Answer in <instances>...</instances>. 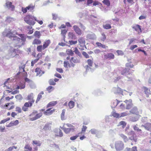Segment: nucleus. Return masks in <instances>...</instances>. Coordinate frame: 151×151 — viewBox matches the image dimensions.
<instances>
[{"label": "nucleus", "mask_w": 151, "mask_h": 151, "mask_svg": "<svg viewBox=\"0 0 151 151\" xmlns=\"http://www.w3.org/2000/svg\"><path fill=\"white\" fill-rule=\"evenodd\" d=\"M13 32L11 31L9 29H6L2 33L3 36L8 37L9 38H13V41L16 45L15 46H18L19 47L23 45L26 40V37L24 36V35L20 34L19 35L21 38L18 37L16 36H13Z\"/></svg>", "instance_id": "1"}, {"label": "nucleus", "mask_w": 151, "mask_h": 151, "mask_svg": "<svg viewBox=\"0 0 151 151\" xmlns=\"http://www.w3.org/2000/svg\"><path fill=\"white\" fill-rule=\"evenodd\" d=\"M35 19V17L31 15L26 16L24 18L25 22L30 25H33L35 24L33 20Z\"/></svg>", "instance_id": "2"}, {"label": "nucleus", "mask_w": 151, "mask_h": 151, "mask_svg": "<svg viewBox=\"0 0 151 151\" xmlns=\"http://www.w3.org/2000/svg\"><path fill=\"white\" fill-rule=\"evenodd\" d=\"M115 148L116 151L122 150L124 148V144L122 141H118L115 142Z\"/></svg>", "instance_id": "3"}, {"label": "nucleus", "mask_w": 151, "mask_h": 151, "mask_svg": "<svg viewBox=\"0 0 151 151\" xmlns=\"http://www.w3.org/2000/svg\"><path fill=\"white\" fill-rule=\"evenodd\" d=\"M126 133L130 137H129V139L130 140L134 141L135 142H137V137L136 136L135 132L132 130L126 132Z\"/></svg>", "instance_id": "4"}, {"label": "nucleus", "mask_w": 151, "mask_h": 151, "mask_svg": "<svg viewBox=\"0 0 151 151\" xmlns=\"http://www.w3.org/2000/svg\"><path fill=\"white\" fill-rule=\"evenodd\" d=\"M89 132L92 134H95L96 136L98 138H100L102 137L101 132L96 129H91Z\"/></svg>", "instance_id": "5"}, {"label": "nucleus", "mask_w": 151, "mask_h": 151, "mask_svg": "<svg viewBox=\"0 0 151 151\" xmlns=\"http://www.w3.org/2000/svg\"><path fill=\"white\" fill-rule=\"evenodd\" d=\"M72 128H66L65 127H61L60 128L63 130L64 132L66 134H69L70 132H73L75 131V128L74 126H72Z\"/></svg>", "instance_id": "6"}, {"label": "nucleus", "mask_w": 151, "mask_h": 151, "mask_svg": "<svg viewBox=\"0 0 151 151\" xmlns=\"http://www.w3.org/2000/svg\"><path fill=\"white\" fill-rule=\"evenodd\" d=\"M87 63L89 66L88 65H87L86 71L87 72L90 70L91 72H93L94 69L92 68H91V67H92V64L93 63V62L91 59H89L87 60Z\"/></svg>", "instance_id": "7"}, {"label": "nucleus", "mask_w": 151, "mask_h": 151, "mask_svg": "<svg viewBox=\"0 0 151 151\" xmlns=\"http://www.w3.org/2000/svg\"><path fill=\"white\" fill-rule=\"evenodd\" d=\"M12 4V2L7 1L6 3L4 5V6L5 7H6L9 9H11V10L13 11L14 9V7Z\"/></svg>", "instance_id": "8"}, {"label": "nucleus", "mask_w": 151, "mask_h": 151, "mask_svg": "<svg viewBox=\"0 0 151 151\" xmlns=\"http://www.w3.org/2000/svg\"><path fill=\"white\" fill-rule=\"evenodd\" d=\"M112 90L115 94L120 93L123 94V91L119 87H114L112 88Z\"/></svg>", "instance_id": "9"}, {"label": "nucleus", "mask_w": 151, "mask_h": 151, "mask_svg": "<svg viewBox=\"0 0 151 151\" xmlns=\"http://www.w3.org/2000/svg\"><path fill=\"white\" fill-rule=\"evenodd\" d=\"M73 27L74 31L77 34L79 35H81L82 30L78 26L75 25Z\"/></svg>", "instance_id": "10"}, {"label": "nucleus", "mask_w": 151, "mask_h": 151, "mask_svg": "<svg viewBox=\"0 0 151 151\" xmlns=\"http://www.w3.org/2000/svg\"><path fill=\"white\" fill-rule=\"evenodd\" d=\"M142 88L145 94H146V97H148L149 95L151 94V91L150 89L145 86H143Z\"/></svg>", "instance_id": "11"}, {"label": "nucleus", "mask_w": 151, "mask_h": 151, "mask_svg": "<svg viewBox=\"0 0 151 151\" xmlns=\"http://www.w3.org/2000/svg\"><path fill=\"white\" fill-rule=\"evenodd\" d=\"M132 101L131 99H129V100H125L124 101L127 104L126 109H130L132 106Z\"/></svg>", "instance_id": "12"}, {"label": "nucleus", "mask_w": 151, "mask_h": 151, "mask_svg": "<svg viewBox=\"0 0 151 151\" xmlns=\"http://www.w3.org/2000/svg\"><path fill=\"white\" fill-rule=\"evenodd\" d=\"M111 20H109L106 21V22L107 23L103 25V27L105 29H109L111 28V26L110 24L111 23Z\"/></svg>", "instance_id": "13"}, {"label": "nucleus", "mask_w": 151, "mask_h": 151, "mask_svg": "<svg viewBox=\"0 0 151 151\" xmlns=\"http://www.w3.org/2000/svg\"><path fill=\"white\" fill-rule=\"evenodd\" d=\"M104 57L106 59L108 58L113 59L114 58V55L111 53H109L104 55Z\"/></svg>", "instance_id": "14"}, {"label": "nucleus", "mask_w": 151, "mask_h": 151, "mask_svg": "<svg viewBox=\"0 0 151 151\" xmlns=\"http://www.w3.org/2000/svg\"><path fill=\"white\" fill-rule=\"evenodd\" d=\"M86 37L88 39L91 40H94L96 38V35L93 32H91L88 34L87 35Z\"/></svg>", "instance_id": "15"}, {"label": "nucleus", "mask_w": 151, "mask_h": 151, "mask_svg": "<svg viewBox=\"0 0 151 151\" xmlns=\"http://www.w3.org/2000/svg\"><path fill=\"white\" fill-rule=\"evenodd\" d=\"M130 112L132 114L138 115L139 114V111L138 109L136 107H134L130 111Z\"/></svg>", "instance_id": "16"}, {"label": "nucleus", "mask_w": 151, "mask_h": 151, "mask_svg": "<svg viewBox=\"0 0 151 151\" xmlns=\"http://www.w3.org/2000/svg\"><path fill=\"white\" fill-rule=\"evenodd\" d=\"M141 126L144 127L145 129L147 130H151V123H147L145 125H142Z\"/></svg>", "instance_id": "17"}, {"label": "nucleus", "mask_w": 151, "mask_h": 151, "mask_svg": "<svg viewBox=\"0 0 151 151\" xmlns=\"http://www.w3.org/2000/svg\"><path fill=\"white\" fill-rule=\"evenodd\" d=\"M51 108H49L46 111L44 112V114L46 115H50L52 114L53 112L54 111V110H51Z\"/></svg>", "instance_id": "18"}, {"label": "nucleus", "mask_w": 151, "mask_h": 151, "mask_svg": "<svg viewBox=\"0 0 151 151\" xmlns=\"http://www.w3.org/2000/svg\"><path fill=\"white\" fill-rule=\"evenodd\" d=\"M139 116L138 115L134 116H133L131 117L130 119V120L132 122H135L137 121L139 118Z\"/></svg>", "instance_id": "19"}, {"label": "nucleus", "mask_w": 151, "mask_h": 151, "mask_svg": "<svg viewBox=\"0 0 151 151\" xmlns=\"http://www.w3.org/2000/svg\"><path fill=\"white\" fill-rule=\"evenodd\" d=\"M34 102L35 100H32V101H29L27 102H26L24 104V105L25 106H26L27 108L28 107H30L32 106L33 103H34Z\"/></svg>", "instance_id": "20"}, {"label": "nucleus", "mask_w": 151, "mask_h": 151, "mask_svg": "<svg viewBox=\"0 0 151 151\" xmlns=\"http://www.w3.org/2000/svg\"><path fill=\"white\" fill-rule=\"evenodd\" d=\"M41 56V55L39 53H38L37 55V57L38 58L37 59H35L34 61H32L31 62V65L32 66H33L34 65V64L37 62V61L39 60L40 59V58Z\"/></svg>", "instance_id": "21"}, {"label": "nucleus", "mask_w": 151, "mask_h": 151, "mask_svg": "<svg viewBox=\"0 0 151 151\" xmlns=\"http://www.w3.org/2000/svg\"><path fill=\"white\" fill-rule=\"evenodd\" d=\"M50 41L49 40H46L43 45V50L45 49L49 45L50 43Z\"/></svg>", "instance_id": "22"}, {"label": "nucleus", "mask_w": 151, "mask_h": 151, "mask_svg": "<svg viewBox=\"0 0 151 151\" xmlns=\"http://www.w3.org/2000/svg\"><path fill=\"white\" fill-rule=\"evenodd\" d=\"M51 123H47L43 128V129L46 131L51 129Z\"/></svg>", "instance_id": "23"}, {"label": "nucleus", "mask_w": 151, "mask_h": 151, "mask_svg": "<svg viewBox=\"0 0 151 151\" xmlns=\"http://www.w3.org/2000/svg\"><path fill=\"white\" fill-rule=\"evenodd\" d=\"M118 103L119 102H118L117 100L116 99V100H113L112 101L111 104V106L112 108L115 107Z\"/></svg>", "instance_id": "24"}, {"label": "nucleus", "mask_w": 151, "mask_h": 151, "mask_svg": "<svg viewBox=\"0 0 151 151\" xmlns=\"http://www.w3.org/2000/svg\"><path fill=\"white\" fill-rule=\"evenodd\" d=\"M54 132L55 133H58V136L62 137L63 136V133L62 132V130L60 129H55L54 130Z\"/></svg>", "instance_id": "25"}, {"label": "nucleus", "mask_w": 151, "mask_h": 151, "mask_svg": "<svg viewBox=\"0 0 151 151\" xmlns=\"http://www.w3.org/2000/svg\"><path fill=\"white\" fill-rule=\"evenodd\" d=\"M42 113H40L39 114H37L35 117L31 118V120L32 121L35 120L40 117L42 116Z\"/></svg>", "instance_id": "26"}, {"label": "nucleus", "mask_w": 151, "mask_h": 151, "mask_svg": "<svg viewBox=\"0 0 151 151\" xmlns=\"http://www.w3.org/2000/svg\"><path fill=\"white\" fill-rule=\"evenodd\" d=\"M57 103V101H52L50 102L47 105V108L55 106Z\"/></svg>", "instance_id": "27"}, {"label": "nucleus", "mask_w": 151, "mask_h": 151, "mask_svg": "<svg viewBox=\"0 0 151 151\" xmlns=\"http://www.w3.org/2000/svg\"><path fill=\"white\" fill-rule=\"evenodd\" d=\"M18 51V50L17 49L14 48H13L11 50V52L12 54L14 53V54H11V55L10 57L12 58L14 57L16 55V53H17V52Z\"/></svg>", "instance_id": "28"}, {"label": "nucleus", "mask_w": 151, "mask_h": 151, "mask_svg": "<svg viewBox=\"0 0 151 151\" xmlns=\"http://www.w3.org/2000/svg\"><path fill=\"white\" fill-rule=\"evenodd\" d=\"M78 41L80 44L83 45L85 44V40L84 38L82 37L79 38Z\"/></svg>", "instance_id": "29"}, {"label": "nucleus", "mask_w": 151, "mask_h": 151, "mask_svg": "<svg viewBox=\"0 0 151 151\" xmlns=\"http://www.w3.org/2000/svg\"><path fill=\"white\" fill-rule=\"evenodd\" d=\"M130 69L128 68H125L122 70L121 72V74L122 75L126 74L127 73H128L129 70Z\"/></svg>", "instance_id": "30"}, {"label": "nucleus", "mask_w": 151, "mask_h": 151, "mask_svg": "<svg viewBox=\"0 0 151 151\" xmlns=\"http://www.w3.org/2000/svg\"><path fill=\"white\" fill-rule=\"evenodd\" d=\"M96 44L99 47H101L102 48H105L106 49V48L108 47L105 46L104 45H103L101 44V43L97 42L96 43Z\"/></svg>", "instance_id": "31"}, {"label": "nucleus", "mask_w": 151, "mask_h": 151, "mask_svg": "<svg viewBox=\"0 0 151 151\" xmlns=\"http://www.w3.org/2000/svg\"><path fill=\"white\" fill-rule=\"evenodd\" d=\"M137 124L135 125H134L133 127V128L135 131H137V132H140V133H142V130L141 129H139V127L137 126Z\"/></svg>", "instance_id": "32"}, {"label": "nucleus", "mask_w": 151, "mask_h": 151, "mask_svg": "<svg viewBox=\"0 0 151 151\" xmlns=\"http://www.w3.org/2000/svg\"><path fill=\"white\" fill-rule=\"evenodd\" d=\"M120 137L123 139L124 142H127L128 140L127 137L123 134H120Z\"/></svg>", "instance_id": "33"}, {"label": "nucleus", "mask_w": 151, "mask_h": 151, "mask_svg": "<svg viewBox=\"0 0 151 151\" xmlns=\"http://www.w3.org/2000/svg\"><path fill=\"white\" fill-rule=\"evenodd\" d=\"M41 43V41L38 39H35L33 40L32 44H40Z\"/></svg>", "instance_id": "34"}, {"label": "nucleus", "mask_w": 151, "mask_h": 151, "mask_svg": "<svg viewBox=\"0 0 151 151\" xmlns=\"http://www.w3.org/2000/svg\"><path fill=\"white\" fill-rule=\"evenodd\" d=\"M27 7L28 10L31 11L34 9L35 6V5H33L32 4H31Z\"/></svg>", "instance_id": "35"}, {"label": "nucleus", "mask_w": 151, "mask_h": 151, "mask_svg": "<svg viewBox=\"0 0 151 151\" xmlns=\"http://www.w3.org/2000/svg\"><path fill=\"white\" fill-rule=\"evenodd\" d=\"M27 99L28 100H30V101H32V100H34L33 99V93H31L28 95L27 96Z\"/></svg>", "instance_id": "36"}, {"label": "nucleus", "mask_w": 151, "mask_h": 151, "mask_svg": "<svg viewBox=\"0 0 151 151\" xmlns=\"http://www.w3.org/2000/svg\"><path fill=\"white\" fill-rule=\"evenodd\" d=\"M68 106L70 109L73 108L74 106V102L72 101H70L68 103Z\"/></svg>", "instance_id": "37"}, {"label": "nucleus", "mask_w": 151, "mask_h": 151, "mask_svg": "<svg viewBox=\"0 0 151 151\" xmlns=\"http://www.w3.org/2000/svg\"><path fill=\"white\" fill-rule=\"evenodd\" d=\"M34 35L35 37L39 38L41 36V34L40 32L36 31L35 32Z\"/></svg>", "instance_id": "38"}, {"label": "nucleus", "mask_w": 151, "mask_h": 151, "mask_svg": "<svg viewBox=\"0 0 151 151\" xmlns=\"http://www.w3.org/2000/svg\"><path fill=\"white\" fill-rule=\"evenodd\" d=\"M32 144L33 145H36L38 146H40L41 145L40 142L37 141H33Z\"/></svg>", "instance_id": "39"}, {"label": "nucleus", "mask_w": 151, "mask_h": 151, "mask_svg": "<svg viewBox=\"0 0 151 151\" xmlns=\"http://www.w3.org/2000/svg\"><path fill=\"white\" fill-rule=\"evenodd\" d=\"M67 32V31L66 29H63L61 30V34L62 35L63 37L64 42H65V35Z\"/></svg>", "instance_id": "40"}, {"label": "nucleus", "mask_w": 151, "mask_h": 151, "mask_svg": "<svg viewBox=\"0 0 151 151\" xmlns=\"http://www.w3.org/2000/svg\"><path fill=\"white\" fill-rule=\"evenodd\" d=\"M126 125V124L124 121H122L120 122L119 123V125H118V126H122V127L124 128L125 126Z\"/></svg>", "instance_id": "41"}, {"label": "nucleus", "mask_w": 151, "mask_h": 151, "mask_svg": "<svg viewBox=\"0 0 151 151\" xmlns=\"http://www.w3.org/2000/svg\"><path fill=\"white\" fill-rule=\"evenodd\" d=\"M65 112V110L64 109L62 111V112L61 114V118L62 120H65L64 115Z\"/></svg>", "instance_id": "42"}, {"label": "nucleus", "mask_w": 151, "mask_h": 151, "mask_svg": "<svg viewBox=\"0 0 151 151\" xmlns=\"http://www.w3.org/2000/svg\"><path fill=\"white\" fill-rule=\"evenodd\" d=\"M74 52L79 57L81 56V55L80 52L78 51V49L77 48V47L75 48V50Z\"/></svg>", "instance_id": "43"}, {"label": "nucleus", "mask_w": 151, "mask_h": 151, "mask_svg": "<svg viewBox=\"0 0 151 151\" xmlns=\"http://www.w3.org/2000/svg\"><path fill=\"white\" fill-rule=\"evenodd\" d=\"M37 50L39 52H41L42 50H43V45H40L37 46Z\"/></svg>", "instance_id": "44"}, {"label": "nucleus", "mask_w": 151, "mask_h": 151, "mask_svg": "<svg viewBox=\"0 0 151 151\" xmlns=\"http://www.w3.org/2000/svg\"><path fill=\"white\" fill-rule=\"evenodd\" d=\"M73 61L74 63H78L79 62V61L76 58H74L73 57L71 58V59L70 60V61Z\"/></svg>", "instance_id": "45"}, {"label": "nucleus", "mask_w": 151, "mask_h": 151, "mask_svg": "<svg viewBox=\"0 0 151 151\" xmlns=\"http://www.w3.org/2000/svg\"><path fill=\"white\" fill-rule=\"evenodd\" d=\"M49 83L50 85L54 86L56 84V83L54 82L53 79H51L49 81Z\"/></svg>", "instance_id": "46"}, {"label": "nucleus", "mask_w": 151, "mask_h": 151, "mask_svg": "<svg viewBox=\"0 0 151 151\" xmlns=\"http://www.w3.org/2000/svg\"><path fill=\"white\" fill-rule=\"evenodd\" d=\"M103 2L108 6L110 5V1L109 0H103Z\"/></svg>", "instance_id": "47"}, {"label": "nucleus", "mask_w": 151, "mask_h": 151, "mask_svg": "<svg viewBox=\"0 0 151 151\" xmlns=\"http://www.w3.org/2000/svg\"><path fill=\"white\" fill-rule=\"evenodd\" d=\"M41 71V70L39 68H37L35 70V72L37 73V76L40 74Z\"/></svg>", "instance_id": "48"}, {"label": "nucleus", "mask_w": 151, "mask_h": 151, "mask_svg": "<svg viewBox=\"0 0 151 151\" xmlns=\"http://www.w3.org/2000/svg\"><path fill=\"white\" fill-rule=\"evenodd\" d=\"M15 98L18 100H21L22 99V97L21 95L19 94L15 96Z\"/></svg>", "instance_id": "49"}, {"label": "nucleus", "mask_w": 151, "mask_h": 151, "mask_svg": "<svg viewBox=\"0 0 151 151\" xmlns=\"http://www.w3.org/2000/svg\"><path fill=\"white\" fill-rule=\"evenodd\" d=\"M13 20V18L10 17H7L6 20V21L8 23H10Z\"/></svg>", "instance_id": "50"}, {"label": "nucleus", "mask_w": 151, "mask_h": 151, "mask_svg": "<svg viewBox=\"0 0 151 151\" xmlns=\"http://www.w3.org/2000/svg\"><path fill=\"white\" fill-rule=\"evenodd\" d=\"M53 89V87L51 86H49L47 88V91L49 93H50Z\"/></svg>", "instance_id": "51"}, {"label": "nucleus", "mask_w": 151, "mask_h": 151, "mask_svg": "<svg viewBox=\"0 0 151 151\" xmlns=\"http://www.w3.org/2000/svg\"><path fill=\"white\" fill-rule=\"evenodd\" d=\"M67 52H68L67 53L71 55V56H73L74 55V53L73 51L71 50H67Z\"/></svg>", "instance_id": "52"}, {"label": "nucleus", "mask_w": 151, "mask_h": 151, "mask_svg": "<svg viewBox=\"0 0 151 151\" xmlns=\"http://www.w3.org/2000/svg\"><path fill=\"white\" fill-rule=\"evenodd\" d=\"M10 119V118H8L7 119L2 120L0 122V124H4L7 121L9 120Z\"/></svg>", "instance_id": "53"}, {"label": "nucleus", "mask_w": 151, "mask_h": 151, "mask_svg": "<svg viewBox=\"0 0 151 151\" xmlns=\"http://www.w3.org/2000/svg\"><path fill=\"white\" fill-rule=\"evenodd\" d=\"M82 54L84 56V57L86 58H88L89 57L88 54L85 52L83 51L82 52Z\"/></svg>", "instance_id": "54"}, {"label": "nucleus", "mask_w": 151, "mask_h": 151, "mask_svg": "<svg viewBox=\"0 0 151 151\" xmlns=\"http://www.w3.org/2000/svg\"><path fill=\"white\" fill-rule=\"evenodd\" d=\"M19 86L20 87V89H24L25 87V83H22L21 82L20 83Z\"/></svg>", "instance_id": "55"}, {"label": "nucleus", "mask_w": 151, "mask_h": 151, "mask_svg": "<svg viewBox=\"0 0 151 151\" xmlns=\"http://www.w3.org/2000/svg\"><path fill=\"white\" fill-rule=\"evenodd\" d=\"M77 43V40L74 41L72 40H69V43L70 45H75Z\"/></svg>", "instance_id": "56"}, {"label": "nucleus", "mask_w": 151, "mask_h": 151, "mask_svg": "<svg viewBox=\"0 0 151 151\" xmlns=\"http://www.w3.org/2000/svg\"><path fill=\"white\" fill-rule=\"evenodd\" d=\"M79 27H80L81 29L83 30H85L86 28L85 27L81 22L79 23Z\"/></svg>", "instance_id": "57"}, {"label": "nucleus", "mask_w": 151, "mask_h": 151, "mask_svg": "<svg viewBox=\"0 0 151 151\" xmlns=\"http://www.w3.org/2000/svg\"><path fill=\"white\" fill-rule=\"evenodd\" d=\"M120 114L116 113V112L113 113L112 115L114 117L119 118V117Z\"/></svg>", "instance_id": "58"}, {"label": "nucleus", "mask_w": 151, "mask_h": 151, "mask_svg": "<svg viewBox=\"0 0 151 151\" xmlns=\"http://www.w3.org/2000/svg\"><path fill=\"white\" fill-rule=\"evenodd\" d=\"M68 36L69 37L72 39H74L75 36L72 32H69L68 33Z\"/></svg>", "instance_id": "59"}, {"label": "nucleus", "mask_w": 151, "mask_h": 151, "mask_svg": "<svg viewBox=\"0 0 151 151\" xmlns=\"http://www.w3.org/2000/svg\"><path fill=\"white\" fill-rule=\"evenodd\" d=\"M116 52L118 55H122L124 54L123 52L121 50H117Z\"/></svg>", "instance_id": "60"}, {"label": "nucleus", "mask_w": 151, "mask_h": 151, "mask_svg": "<svg viewBox=\"0 0 151 151\" xmlns=\"http://www.w3.org/2000/svg\"><path fill=\"white\" fill-rule=\"evenodd\" d=\"M120 115L119 117H121L127 116L128 114L126 112H124L120 114Z\"/></svg>", "instance_id": "61"}, {"label": "nucleus", "mask_w": 151, "mask_h": 151, "mask_svg": "<svg viewBox=\"0 0 151 151\" xmlns=\"http://www.w3.org/2000/svg\"><path fill=\"white\" fill-rule=\"evenodd\" d=\"M78 137V135L70 137V139L71 140H74L76 139Z\"/></svg>", "instance_id": "62"}, {"label": "nucleus", "mask_w": 151, "mask_h": 151, "mask_svg": "<svg viewBox=\"0 0 151 151\" xmlns=\"http://www.w3.org/2000/svg\"><path fill=\"white\" fill-rule=\"evenodd\" d=\"M126 65L127 67L130 68H132L134 66L131 63H127L126 64Z\"/></svg>", "instance_id": "63"}, {"label": "nucleus", "mask_w": 151, "mask_h": 151, "mask_svg": "<svg viewBox=\"0 0 151 151\" xmlns=\"http://www.w3.org/2000/svg\"><path fill=\"white\" fill-rule=\"evenodd\" d=\"M25 148L29 150L30 151H31L32 150V148L28 145H25Z\"/></svg>", "instance_id": "64"}]
</instances>
